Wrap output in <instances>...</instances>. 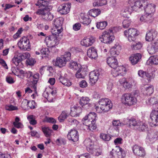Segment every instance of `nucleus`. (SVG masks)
<instances>
[{
	"mask_svg": "<svg viewBox=\"0 0 158 158\" xmlns=\"http://www.w3.org/2000/svg\"><path fill=\"white\" fill-rule=\"evenodd\" d=\"M22 60L26 59H28L30 56V54L27 52L23 53L22 54H19Z\"/></svg>",
	"mask_w": 158,
	"mask_h": 158,
	"instance_id": "nucleus-54",
	"label": "nucleus"
},
{
	"mask_svg": "<svg viewBox=\"0 0 158 158\" xmlns=\"http://www.w3.org/2000/svg\"><path fill=\"white\" fill-rule=\"evenodd\" d=\"M131 21L128 19L124 20L123 22V27L124 28H127L130 26Z\"/></svg>",
	"mask_w": 158,
	"mask_h": 158,
	"instance_id": "nucleus-58",
	"label": "nucleus"
},
{
	"mask_svg": "<svg viewBox=\"0 0 158 158\" xmlns=\"http://www.w3.org/2000/svg\"><path fill=\"white\" fill-rule=\"evenodd\" d=\"M99 77V71L95 70L90 72L89 73V81L90 85H94L97 81Z\"/></svg>",
	"mask_w": 158,
	"mask_h": 158,
	"instance_id": "nucleus-17",
	"label": "nucleus"
},
{
	"mask_svg": "<svg viewBox=\"0 0 158 158\" xmlns=\"http://www.w3.org/2000/svg\"><path fill=\"white\" fill-rule=\"evenodd\" d=\"M121 47L118 43H116L114 46L111 48V51L112 52L113 51H115L116 52L118 55L119 54L120 51L121 50Z\"/></svg>",
	"mask_w": 158,
	"mask_h": 158,
	"instance_id": "nucleus-48",
	"label": "nucleus"
},
{
	"mask_svg": "<svg viewBox=\"0 0 158 158\" xmlns=\"http://www.w3.org/2000/svg\"><path fill=\"white\" fill-rule=\"evenodd\" d=\"M29 101L27 100L23 99L21 104V107L23 109H26L28 107Z\"/></svg>",
	"mask_w": 158,
	"mask_h": 158,
	"instance_id": "nucleus-53",
	"label": "nucleus"
},
{
	"mask_svg": "<svg viewBox=\"0 0 158 158\" xmlns=\"http://www.w3.org/2000/svg\"><path fill=\"white\" fill-rule=\"evenodd\" d=\"M42 130L44 135L46 137H49L52 132V130L51 129L48 127H42Z\"/></svg>",
	"mask_w": 158,
	"mask_h": 158,
	"instance_id": "nucleus-40",
	"label": "nucleus"
},
{
	"mask_svg": "<svg viewBox=\"0 0 158 158\" xmlns=\"http://www.w3.org/2000/svg\"><path fill=\"white\" fill-rule=\"evenodd\" d=\"M5 109L11 111L18 110V108L12 105H6L5 107Z\"/></svg>",
	"mask_w": 158,
	"mask_h": 158,
	"instance_id": "nucleus-55",
	"label": "nucleus"
},
{
	"mask_svg": "<svg viewBox=\"0 0 158 158\" xmlns=\"http://www.w3.org/2000/svg\"><path fill=\"white\" fill-rule=\"evenodd\" d=\"M67 137L69 140L75 142L78 140L79 135L77 131L75 130H71L69 132Z\"/></svg>",
	"mask_w": 158,
	"mask_h": 158,
	"instance_id": "nucleus-18",
	"label": "nucleus"
},
{
	"mask_svg": "<svg viewBox=\"0 0 158 158\" xmlns=\"http://www.w3.org/2000/svg\"><path fill=\"white\" fill-rule=\"evenodd\" d=\"M18 45L22 50L29 51L30 49L31 45L28 39L25 36L22 37L18 41Z\"/></svg>",
	"mask_w": 158,
	"mask_h": 158,
	"instance_id": "nucleus-10",
	"label": "nucleus"
},
{
	"mask_svg": "<svg viewBox=\"0 0 158 158\" xmlns=\"http://www.w3.org/2000/svg\"><path fill=\"white\" fill-rule=\"evenodd\" d=\"M21 58L19 54L15 55L14 57L12 59L11 61L16 66H18L22 61Z\"/></svg>",
	"mask_w": 158,
	"mask_h": 158,
	"instance_id": "nucleus-37",
	"label": "nucleus"
},
{
	"mask_svg": "<svg viewBox=\"0 0 158 158\" xmlns=\"http://www.w3.org/2000/svg\"><path fill=\"white\" fill-rule=\"evenodd\" d=\"M148 61L150 62L153 64L157 65L158 64V56L155 55L151 56Z\"/></svg>",
	"mask_w": 158,
	"mask_h": 158,
	"instance_id": "nucleus-45",
	"label": "nucleus"
},
{
	"mask_svg": "<svg viewBox=\"0 0 158 158\" xmlns=\"http://www.w3.org/2000/svg\"><path fill=\"white\" fill-rule=\"evenodd\" d=\"M71 54L70 52H66L63 55L56 58V60L53 61L54 65L61 67L64 66L66 63L70 60Z\"/></svg>",
	"mask_w": 158,
	"mask_h": 158,
	"instance_id": "nucleus-4",
	"label": "nucleus"
},
{
	"mask_svg": "<svg viewBox=\"0 0 158 158\" xmlns=\"http://www.w3.org/2000/svg\"><path fill=\"white\" fill-rule=\"evenodd\" d=\"M142 44L140 42H135L133 43L131 47L133 49L137 50L140 49L142 47Z\"/></svg>",
	"mask_w": 158,
	"mask_h": 158,
	"instance_id": "nucleus-47",
	"label": "nucleus"
},
{
	"mask_svg": "<svg viewBox=\"0 0 158 158\" xmlns=\"http://www.w3.org/2000/svg\"><path fill=\"white\" fill-rule=\"evenodd\" d=\"M52 7L49 6L44 9H39L38 10L36 13L38 15H40L42 18L46 20H51L53 18V15L51 13L50 11L52 9Z\"/></svg>",
	"mask_w": 158,
	"mask_h": 158,
	"instance_id": "nucleus-5",
	"label": "nucleus"
},
{
	"mask_svg": "<svg viewBox=\"0 0 158 158\" xmlns=\"http://www.w3.org/2000/svg\"><path fill=\"white\" fill-rule=\"evenodd\" d=\"M69 113L66 111H63L58 117V120L60 122H63L69 116Z\"/></svg>",
	"mask_w": 158,
	"mask_h": 158,
	"instance_id": "nucleus-38",
	"label": "nucleus"
},
{
	"mask_svg": "<svg viewBox=\"0 0 158 158\" xmlns=\"http://www.w3.org/2000/svg\"><path fill=\"white\" fill-rule=\"evenodd\" d=\"M39 78V74L38 73H36L33 75H32V78L33 80L31 81V82L33 84V87L35 91L36 89V87L35 84L37 83L38 80Z\"/></svg>",
	"mask_w": 158,
	"mask_h": 158,
	"instance_id": "nucleus-34",
	"label": "nucleus"
},
{
	"mask_svg": "<svg viewBox=\"0 0 158 158\" xmlns=\"http://www.w3.org/2000/svg\"><path fill=\"white\" fill-rule=\"evenodd\" d=\"M157 32L154 30L152 29L148 31L146 35V40L150 41L153 40L157 36Z\"/></svg>",
	"mask_w": 158,
	"mask_h": 158,
	"instance_id": "nucleus-23",
	"label": "nucleus"
},
{
	"mask_svg": "<svg viewBox=\"0 0 158 158\" xmlns=\"http://www.w3.org/2000/svg\"><path fill=\"white\" fill-rule=\"evenodd\" d=\"M79 85L80 87L85 88L87 86V84L85 80H83L79 82Z\"/></svg>",
	"mask_w": 158,
	"mask_h": 158,
	"instance_id": "nucleus-61",
	"label": "nucleus"
},
{
	"mask_svg": "<svg viewBox=\"0 0 158 158\" xmlns=\"http://www.w3.org/2000/svg\"><path fill=\"white\" fill-rule=\"evenodd\" d=\"M42 55V57H47L49 54V51L48 48H43L40 50Z\"/></svg>",
	"mask_w": 158,
	"mask_h": 158,
	"instance_id": "nucleus-49",
	"label": "nucleus"
},
{
	"mask_svg": "<svg viewBox=\"0 0 158 158\" xmlns=\"http://www.w3.org/2000/svg\"><path fill=\"white\" fill-rule=\"evenodd\" d=\"M116 28L115 27H114L110 28L107 31H105L103 32L101 35V36L99 37V39H100L101 41L106 44H110L112 43L114 39L113 33L115 32Z\"/></svg>",
	"mask_w": 158,
	"mask_h": 158,
	"instance_id": "nucleus-3",
	"label": "nucleus"
},
{
	"mask_svg": "<svg viewBox=\"0 0 158 158\" xmlns=\"http://www.w3.org/2000/svg\"><path fill=\"white\" fill-rule=\"evenodd\" d=\"M45 42L48 47H53L59 44V40L56 36L51 35L45 38Z\"/></svg>",
	"mask_w": 158,
	"mask_h": 158,
	"instance_id": "nucleus-11",
	"label": "nucleus"
},
{
	"mask_svg": "<svg viewBox=\"0 0 158 158\" xmlns=\"http://www.w3.org/2000/svg\"><path fill=\"white\" fill-rule=\"evenodd\" d=\"M124 35L127 37L129 41H133L135 39L139 32L135 28H132L125 31L124 32Z\"/></svg>",
	"mask_w": 158,
	"mask_h": 158,
	"instance_id": "nucleus-12",
	"label": "nucleus"
},
{
	"mask_svg": "<svg viewBox=\"0 0 158 158\" xmlns=\"http://www.w3.org/2000/svg\"><path fill=\"white\" fill-rule=\"evenodd\" d=\"M83 66L73 61H71L69 63V67L70 68L75 70H77Z\"/></svg>",
	"mask_w": 158,
	"mask_h": 158,
	"instance_id": "nucleus-36",
	"label": "nucleus"
},
{
	"mask_svg": "<svg viewBox=\"0 0 158 158\" xmlns=\"http://www.w3.org/2000/svg\"><path fill=\"white\" fill-rule=\"evenodd\" d=\"M112 123L113 126L116 127L124 125V124H123V123H121L119 120H113L112 122Z\"/></svg>",
	"mask_w": 158,
	"mask_h": 158,
	"instance_id": "nucleus-56",
	"label": "nucleus"
},
{
	"mask_svg": "<svg viewBox=\"0 0 158 158\" xmlns=\"http://www.w3.org/2000/svg\"><path fill=\"white\" fill-rule=\"evenodd\" d=\"M149 121L150 125L152 127L158 125V112L155 110H152L150 114Z\"/></svg>",
	"mask_w": 158,
	"mask_h": 158,
	"instance_id": "nucleus-14",
	"label": "nucleus"
},
{
	"mask_svg": "<svg viewBox=\"0 0 158 158\" xmlns=\"http://www.w3.org/2000/svg\"><path fill=\"white\" fill-rule=\"evenodd\" d=\"M153 92V87L150 85L145 87V90L144 91V93L148 95H150Z\"/></svg>",
	"mask_w": 158,
	"mask_h": 158,
	"instance_id": "nucleus-43",
	"label": "nucleus"
},
{
	"mask_svg": "<svg viewBox=\"0 0 158 158\" xmlns=\"http://www.w3.org/2000/svg\"><path fill=\"white\" fill-rule=\"evenodd\" d=\"M112 107V103L107 98H102L99 100V108L103 113L108 112Z\"/></svg>",
	"mask_w": 158,
	"mask_h": 158,
	"instance_id": "nucleus-6",
	"label": "nucleus"
},
{
	"mask_svg": "<svg viewBox=\"0 0 158 158\" xmlns=\"http://www.w3.org/2000/svg\"><path fill=\"white\" fill-rule=\"evenodd\" d=\"M100 137L103 140L105 141H108L110 140L111 137L109 135L105 134H101L100 135Z\"/></svg>",
	"mask_w": 158,
	"mask_h": 158,
	"instance_id": "nucleus-52",
	"label": "nucleus"
},
{
	"mask_svg": "<svg viewBox=\"0 0 158 158\" xmlns=\"http://www.w3.org/2000/svg\"><path fill=\"white\" fill-rule=\"evenodd\" d=\"M27 64L30 65H33L35 62V60L33 58H30L28 59L27 61Z\"/></svg>",
	"mask_w": 158,
	"mask_h": 158,
	"instance_id": "nucleus-62",
	"label": "nucleus"
},
{
	"mask_svg": "<svg viewBox=\"0 0 158 158\" xmlns=\"http://www.w3.org/2000/svg\"><path fill=\"white\" fill-rule=\"evenodd\" d=\"M132 150L134 154L136 156L144 157L146 155L144 148L136 144L132 147Z\"/></svg>",
	"mask_w": 158,
	"mask_h": 158,
	"instance_id": "nucleus-16",
	"label": "nucleus"
},
{
	"mask_svg": "<svg viewBox=\"0 0 158 158\" xmlns=\"http://www.w3.org/2000/svg\"><path fill=\"white\" fill-rule=\"evenodd\" d=\"M138 129L139 131H145L148 130V126L145 123L139 121V124Z\"/></svg>",
	"mask_w": 158,
	"mask_h": 158,
	"instance_id": "nucleus-41",
	"label": "nucleus"
},
{
	"mask_svg": "<svg viewBox=\"0 0 158 158\" xmlns=\"http://www.w3.org/2000/svg\"><path fill=\"white\" fill-rule=\"evenodd\" d=\"M62 31V27H53L51 31L52 34V35H54L57 37L58 35Z\"/></svg>",
	"mask_w": 158,
	"mask_h": 158,
	"instance_id": "nucleus-32",
	"label": "nucleus"
},
{
	"mask_svg": "<svg viewBox=\"0 0 158 158\" xmlns=\"http://www.w3.org/2000/svg\"><path fill=\"white\" fill-rule=\"evenodd\" d=\"M156 6L154 4L146 3L144 7V10L145 13L148 14L150 15H152V14L155 11V7Z\"/></svg>",
	"mask_w": 158,
	"mask_h": 158,
	"instance_id": "nucleus-22",
	"label": "nucleus"
},
{
	"mask_svg": "<svg viewBox=\"0 0 158 158\" xmlns=\"http://www.w3.org/2000/svg\"><path fill=\"white\" fill-rule=\"evenodd\" d=\"M56 143L59 145L64 144L65 143V140L63 139H57L56 142Z\"/></svg>",
	"mask_w": 158,
	"mask_h": 158,
	"instance_id": "nucleus-63",
	"label": "nucleus"
},
{
	"mask_svg": "<svg viewBox=\"0 0 158 158\" xmlns=\"http://www.w3.org/2000/svg\"><path fill=\"white\" fill-rule=\"evenodd\" d=\"M122 14L124 17L128 18L130 15L131 12L129 11L128 8H127L122 11Z\"/></svg>",
	"mask_w": 158,
	"mask_h": 158,
	"instance_id": "nucleus-50",
	"label": "nucleus"
},
{
	"mask_svg": "<svg viewBox=\"0 0 158 158\" xmlns=\"http://www.w3.org/2000/svg\"><path fill=\"white\" fill-rule=\"evenodd\" d=\"M157 102L156 98L153 97L149 98L146 101V103L148 105H155Z\"/></svg>",
	"mask_w": 158,
	"mask_h": 158,
	"instance_id": "nucleus-44",
	"label": "nucleus"
},
{
	"mask_svg": "<svg viewBox=\"0 0 158 158\" xmlns=\"http://www.w3.org/2000/svg\"><path fill=\"white\" fill-rule=\"evenodd\" d=\"M123 139L121 138H117L115 139L114 141V144L116 145L121 144L122 143Z\"/></svg>",
	"mask_w": 158,
	"mask_h": 158,
	"instance_id": "nucleus-64",
	"label": "nucleus"
},
{
	"mask_svg": "<svg viewBox=\"0 0 158 158\" xmlns=\"http://www.w3.org/2000/svg\"><path fill=\"white\" fill-rule=\"evenodd\" d=\"M107 24V22L105 21L99 22V29L101 30L104 29Z\"/></svg>",
	"mask_w": 158,
	"mask_h": 158,
	"instance_id": "nucleus-59",
	"label": "nucleus"
},
{
	"mask_svg": "<svg viewBox=\"0 0 158 158\" xmlns=\"http://www.w3.org/2000/svg\"><path fill=\"white\" fill-rule=\"evenodd\" d=\"M81 112V108L76 105L71 107L70 114L72 117H77L79 115Z\"/></svg>",
	"mask_w": 158,
	"mask_h": 158,
	"instance_id": "nucleus-21",
	"label": "nucleus"
},
{
	"mask_svg": "<svg viewBox=\"0 0 158 158\" xmlns=\"http://www.w3.org/2000/svg\"><path fill=\"white\" fill-rule=\"evenodd\" d=\"M80 21L83 24L88 25L91 23V19L88 16L85 17L84 16L83 14H81L80 18Z\"/></svg>",
	"mask_w": 158,
	"mask_h": 158,
	"instance_id": "nucleus-29",
	"label": "nucleus"
},
{
	"mask_svg": "<svg viewBox=\"0 0 158 158\" xmlns=\"http://www.w3.org/2000/svg\"><path fill=\"white\" fill-rule=\"evenodd\" d=\"M63 19L61 17L57 18L54 19L53 21V27H62Z\"/></svg>",
	"mask_w": 158,
	"mask_h": 158,
	"instance_id": "nucleus-33",
	"label": "nucleus"
},
{
	"mask_svg": "<svg viewBox=\"0 0 158 158\" xmlns=\"http://www.w3.org/2000/svg\"><path fill=\"white\" fill-rule=\"evenodd\" d=\"M146 2L143 0L137 1L135 2L134 5L132 6V10L135 11H137L139 9L145 6Z\"/></svg>",
	"mask_w": 158,
	"mask_h": 158,
	"instance_id": "nucleus-25",
	"label": "nucleus"
},
{
	"mask_svg": "<svg viewBox=\"0 0 158 158\" xmlns=\"http://www.w3.org/2000/svg\"><path fill=\"white\" fill-rule=\"evenodd\" d=\"M99 14V10L98 9H92L88 12V15L91 16L95 17Z\"/></svg>",
	"mask_w": 158,
	"mask_h": 158,
	"instance_id": "nucleus-42",
	"label": "nucleus"
},
{
	"mask_svg": "<svg viewBox=\"0 0 158 158\" xmlns=\"http://www.w3.org/2000/svg\"><path fill=\"white\" fill-rule=\"evenodd\" d=\"M51 91H50V94L47 91L44 92L43 93V96L46 98H48L49 95H52L53 96H56L57 93L56 89L55 88L52 87L50 88Z\"/></svg>",
	"mask_w": 158,
	"mask_h": 158,
	"instance_id": "nucleus-31",
	"label": "nucleus"
},
{
	"mask_svg": "<svg viewBox=\"0 0 158 158\" xmlns=\"http://www.w3.org/2000/svg\"><path fill=\"white\" fill-rule=\"evenodd\" d=\"M84 143L86 146L87 151L89 152L96 156H99L98 146L94 145L93 142L90 139H86L84 141Z\"/></svg>",
	"mask_w": 158,
	"mask_h": 158,
	"instance_id": "nucleus-7",
	"label": "nucleus"
},
{
	"mask_svg": "<svg viewBox=\"0 0 158 158\" xmlns=\"http://www.w3.org/2000/svg\"><path fill=\"white\" fill-rule=\"evenodd\" d=\"M141 55L140 53L133 54L129 57V60L132 65L137 64L141 58Z\"/></svg>",
	"mask_w": 158,
	"mask_h": 158,
	"instance_id": "nucleus-24",
	"label": "nucleus"
},
{
	"mask_svg": "<svg viewBox=\"0 0 158 158\" xmlns=\"http://www.w3.org/2000/svg\"><path fill=\"white\" fill-rule=\"evenodd\" d=\"M123 124H128L129 126L131 128L134 129H138L139 124V121H136L134 118H126L124 119Z\"/></svg>",
	"mask_w": 158,
	"mask_h": 158,
	"instance_id": "nucleus-15",
	"label": "nucleus"
},
{
	"mask_svg": "<svg viewBox=\"0 0 158 158\" xmlns=\"http://www.w3.org/2000/svg\"><path fill=\"white\" fill-rule=\"evenodd\" d=\"M121 99L122 102L123 104L129 106L134 104L137 102L136 98L128 93L123 94Z\"/></svg>",
	"mask_w": 158,
	"mask_h": 158,
	"instance_id": "nucleus-9",
	"label": "nucleus"
},
{
	"mask_svg": "<svg viewBox=\"0 0 158 158\" xmlns=\"http://www.w3.org/2000/svg\"><path fill=\"white\" fill-rule=\"evenodd\" d=\"M89 101V99L87 97H82L80 100V104L83 107L88 103Z\"/></svg>",
	"mask_w": 158,
	"mask_h": 158,
	"instance_id": "nucleus-46",
	"label": "nucleus"
},
{
	"mask_svg": "<svg viewBox=\"0 0 158 158\" xmlns=\"http://www.w3.org/2000/svg\"><path fill=\"white\" fill-rule=\"evenodd\" d=\"M70 7V3L62 4L58 7V10L60 14L65 15L69 12Z\"/></svg>",
	"mask_w": 158,
	"mask_h": 158,
	"instance_id": "nucleus-19",
	"label": "nucleus"
},
{
	"mask_svg": "<svg viewBox=\"0 0 158 158\" xmlns=\"http://www.w3.org/2000/svg\"><path fill=\"white\" fill-rule=\"evenodd\" d=\"M24 29L23 27L19 28L17 32L14 35L13 37L14 39H16L20 36V35L22 34Z\"/></svg>",
	"mask_w": 158,
	"mask_h": 158,
	"instance_id": "nucleus-51",
	"label": "nucleus"
},
{
	"mask_svg": "<svg viewBox=\"0 0 158 158\" xmlns=\"http://www.w3.org/2000/svg\"><path fill=\"white\" fill-rule=\"evenodd\" d=\"M152 16L148 14H145L142 15L140 19V21L141 22H148L151 20Z\"/></svg>",
	"mask_w": 158,
	"mask_h": 158,
	"instance_id": "nucleus-39",
	"label": "nucleus"
},
{
	"mask_svg": "<svg viewBox=\"0 0 158 158\" xmlns=\"http://www.w3.org/2000/svg\"><path fill=\"white\" fill-rule=\"evenodd\" d=\"M147 139H148L151 141L153 140L158 139V132L150 131L147 133Z\"/></svg>",
	"mask_w": 158,
	"mask_h": 158,
	"instance_id": "nucleus-28",
	"label": "nucleus"
},
{
	"mask_svg": "<svg viewBox=\"0 0 158 158\" xmlns=\"http://www.w3.org/2000/svg\"><path fill=\"white\" fill-rule=\"evenodd\" d=\"M95 38L91 36L90 38H84L81 42V44L86 47L91 46L95 41Z\"/></svg>",
	"mask_w": 158,
	"mask_h": 158,
	"instance_id": "nucleus-20",
	"label": "nucleus"
},
{
	"mask_svg": "<svg viewBox=\"0 0 158 158\" xmlns=\"http://www.w3.org/2000/svg\"><path fill=\"white\" fill-rule=\"evenodd\" d=\"M110 154L113 158H124L125 156L124 152L119 147H116L113 149Z\"/></svg>",
	"mask_w": 158,
	"mask_h": 158,
	"instance_id": "nucleus-13",
	"label": "nucleus"
},
{
	"mask_svg": "<svg viewBox=\"0 0 158 158\" xmlns=\"http://www.w3.org/2000/svg\"><path fill=\"white\" fill-rule=\"evenodd\" d=\"M12 73L14 75L17 76L21 78L26 77L27 78H32V73L31 72L28 71L26 72L22 69H20L17 67H13L11 69Z\"/></svg>",
	"mask_w": 158,
	"mask_h": 158,
	"instance_id": "nucleus-8",
	"label": "nucleus"
},
{
	"mask_svg": "<svg viewBox=\"0 0 158 158\" xmlns=\"http://www.w3.org/2000/svg\"><path fill=\"white\" fill-rule=\"evenodd\" d=\"M97 51L95 48L91 47L89 48L87 51V55L88 57L91 59H94L97 57Z\"/></svg>",
	"mask_w": 158,
	"mask_h": 158,
	"instance_id": "nucleus-26",
	"label": "nucleus"
},
{
	"mask_svg": "<svg viewBox=\"0 0 158 158\" xmlns=\"http://www.w3.org/2000/svg\"><path fill=\"white\" fill-rule=\"evenodd\" d=\"M69 124L71 125H77L78 122L76 119L73 118H69L68 120Z\"/></svg>",
	"mask_w": 158,
	"mask_h": 158,
	"instance_id": "nucleus-60",
	"label": "nucleus"
},
{
	"mask_svg": "<svg viewBox=\"0 0 158 158\" xmlns=\"http://www.w3.org/2000/svg\"><path fill=\"white\" fill-rule=\"evenodd\" d=\"M59 80L63 85L68 86H70L72 85V82L69 80H68L66 78L63 77H60L59 78Z\"/></svg>",
	"mask_w": 158,
	"mask_h": 158,
	"instance_id": "nucleus-35",
	"label": "nucleus"
},
{
	"mask_svg": "<svg viewBox=\"0 0 158 158\" xmlns=\"http://www.w3.org/2000/svg\"><path fill=\"white\" fill-rule=\"evenodd\" d=\"M96 115L94 112H90L87 116L83 118L82 120L83 124L87 127V129L92 130L96 129V126L95 124Z\"/></svg>",
	"mask_w": 158,
	"mask_h": 158,
	"instance_id": "nucleus-2",
	"label": "nucleus"
},
{
	"mask_svg": "<svg viewBox=\"0 0 158 158\" xmlns=\"http://www.w3.org/2000/svg\"><path fill=\"white\" fill-rule=\"evenodd\" d=\"M48 2L43 0H38L37 2L35 4L36 6H39V7H43L42 9L48 8L51 6H48Z\"/></svg>",
	"mask_w": 158,
	"mask_h": 158,
	"instance_id": "nucleus-30",
	"label": "nucleus"
},
{
	"mask_svg": "<svg viewBox=\"0 0 158 158\" xmlns=\"http://www.w3.org/2000/svg\"><path fill=\"white\" fill-rule=\"evenodd\" d=\"M75 76L77 78H84L86 73V69L84 66L77 70Z\"/></svg>",
	"mask_w": 158,
	"mask_h": 158,
	"instance_id": "nucleus-27",
	"label": "nucleus"
},
{
	"mask_svg": "<svg viewBox=\"0 0 158 158\" xmlns=\"http://www.w3.org/2000/svg\"><path fill=\"white\" fill-rule=\"evenodd\" d=\"M148 51L150 54H154L157 51L151 44V46L148 48Z\"/></svg>",
	"mask_w": 158,
	"mask_h": 158,
	"instance_id": "nucleus-57",
	"label": "nucleus"
},
{
	"mask_svg": "<svg viewBox=\"0 0 158 158\" xmlns=\"http://www.w3.org/2000/svg\"><path fill=\"white\" fill-rule=\"evenodd\" d=\"M107 63L110 67L113 69L112 71V73L114 77L120 75H123L126 72V69L123 66L118 67L117 60L113 57H108Z\"/></svg>",
	"mask_w": 158,
	"mask_h": 158,
	"instance_id": "nucleus-1",
	"label": "nucleus"
}]
</instances>
